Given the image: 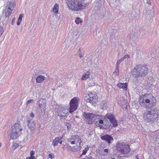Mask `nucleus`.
Returning a JSON list of instances; mask_svg holds the SVG:
<instances>
[{
    "label": "nucleus",
    "instance_id": "f8f14e48",
    "mask_svg": "<svg viewBox=\"0 0 159 159\" xmlns=\"http://www.w3.org/2000/svg\"><path fill=\"white\" fill-rule=\"evenodd\" d=\"M146 96L152 97V94H146L144 95L141 96L139 99V103L140 105L142 107H143L146 108H148V106L145 103Z\"/></svg>",
    "mask_w": 159,
    "mask_h": 159
},
{
    "label": "nucleus",
    "instance_id": "f3484780",
    "mask_svg": "<svg viewBox=\"0 0 159 159\" xmlns=\"http://www.w3.org/2000/svg\"><path fill=\"white\" fill-rule=\"evenodd\" d=\"M39 107L41 108V110L43 111L46 109L45 106V100L43 98L39 100Z\"/></svg>",
    "mask_w": 159,
    "mask_h": 159
},
{
    "label": "nucleus",
    "instance_id": "4be33fe9",
    "mask_svg": "<svg viewBox=\"0 0 159 159\" xmlns=\"http://www.w3.org/2000/svg\"><path fill=\"white\" fill-rule=\"evenodd\" d=\"M5 17L6 19H8L12 11H11V10H8L5 9Z\"/></svg>",
    "mask_w": 159,
    "mask_h": 159
},
{
    "label": "nucleus",
    "instance_id": "ea45409f",
    "mask_svg": "<svg viewBox=\"0 0 159 159\" xmlns=\"http://www.w3.org/2000/svg\"><path fill=\"white\" fill-rule=\"evenodd\" d=\"M33 99H30L29 100H28L27 101V103H30L31 102H33Z\"/></svg>",
    "mask_w": 159,
    "mask_h": 159
},
{
    "label": "nucleus",
    "instance_id": "7c9ffc66",
    "mask_svg": "<svg viewBox=\"0 0 159 159\" xmlns=\"http://www.w3.org/2000/svg\"><path fill=\"white\" fill-rule=\"evenodd\" d=\"M4 31L3 28L2 26L0 27V37L2 36Z\"/></svg>",
    "mask_w": 159,
    "mask_h": 159
},
{
    "label": "nucleus",
    "instance_id": "bb28decb",
    "mask_svg": "<svg viewBox=\"0 0 159 159\" xmlns=\"http://www.w3.org/2000/svg\"><path fill=\"white\" fill-rule=\"evenodd\" d=\"M113 74L116 75H119V67H117V66H116V69L115 72H113Z\"/></svg>",
    "mask_w": 159,
    "mask_h": 159
},
{
    "label": "nucleus",
    "instance_id": "2f4dec72",
    "mask_svg": "<svg viewBox=\"0 0 159 159\" xmlns=\"http://www.w3.org/2000/svg\"><path fill=\"white\" fill-rule=\"evenodd\" d=\"M130 57L128 55H125L122 58H121V59H122V61H123L124 59H125L126 58H129Z\"/></svg>",
    "mask_w": 159,
    "mask_h": 159
},
{
    "label": "nucleus",
    "instance_id": "0eeeda50",
    "mask_svg": "<svg viewBox=\"0 0 159 159\" xmlns=\"http://www.w3.org/2000/svg\"><path fill=\"white\" fill-rule=\"evenodd\" d=\"M116 146L117 152L121 154H126L130 150L128 144L124 143H118Z\"/></svg>",
    "mask_w": 159,
    "mask_h": 159
},
{
    "label": "nucleus",
    "instance_id": "c85d7f7f",
    "mask_svg": "<svg viewBox=\"0 0 159 159\" xmlns=\"http://www.w3.org/2000/svg\"><path fill=\"white\" fill-rule=\"evenodd\" d=\"M149 97H151L150 96H146V97L145 98L146 99L145 100V103L146 102L147 103H150V99H148L149 98Z\"/></svg>",
    "mask_w": 159,
    "mask_h": 159
},
{
    "label": "nucleus",
    "instance_id": "dca6fc26",
    "mask_svg": "<svg viewBox=\"0 0 159 159\" xmlns=\"http://www.w3.org/2000/svg\"><path fill=\"white\" fill-rule=\"evenodd\" d=\"M63 141V136L57 137L53 141L52 144L54 146H55L57 145L58 143H59L61 144H62Z\"/></svg>",
    "mask_w": 159,
    "mask_h": 159
},
{
    "label": "nucleus",
    "instance_id": "423d86ee",
    "mask_svg": "<svg viewBox=\"0 0 159 159\" xmlns=\"http://www.w3.org/2000/svg\"><path fill=\"white\" fill-rule=\"evenodd\" d=\"M22 130L23 129L19 124H14L12 127L11 135L10 137L11 139H16L21 135Z\"/></svg>",
    "mask_w": 159,
    "mask_h": 159
},
{
    "label": "nucleus",
    "instance_id": "c9c22d12",
    "mask_svg": "<svg viewBox=\"0 0 159 159\" xmlns=\"http://www.w3.org/2000/svg\"><path fill=\"white\" fill-rule=\"evenodd\" d=\"M67 147L68 148V149L69 150L73 152V147H72L70 145H67Z\"/></svg>",
    "mask_w": 159,
    "mask_h": 159
},
{
    "label": "nucleus",
    "instance_id": "ddd939ff",
    "mask_svg": "<svg viewBox=\"0 0 159 159\" xmlns=\"http://www.w3.org/2000/svg\"><path fill=\"white\" fill-rule=\"evenodd\" d=\"M101 139L108 144L111 143L113 141V138L110 135L106 134L101 137Z\"/></svg>",
    "mask_w": 159,
    "mask_h": 159
},
{
    "label": "nucleus",
    "instance_id": "4c0bfd02",
    "mask_svg": "<svg viewBox=\"0 0 159 159\" xmlns=\"http://www.w3.org/2000/svg\"><path fill=\"white\" fill-rule=\"evenodd\" d=\"M34 154H35V152L34 151H32L31 152L30 154V155L31 156L34 157Z\"/></svg>",
    "mask_w": 159,
    "mask_h": 159
},
{
    "label": "nucleus",
    "instance_id": "e433bc0d",
    "mask_svg": "<svg viewBox=\"0 0 159 159\" xmlns=\"http://www.w3.org/2000/svg\"><path fill=\"white\" fill-rule=\"evenodd\" d=\"M30 116L31 118L30 119L29 118V119H31L32 120V119L34 117V114L33 112H32L30 114Z\"/></svg>",
    "mask_w": 159,
    "mask_h": 159
},
{
    "label": "nucleus",
    "instance_id": "1a4fd4ad",
    "mask_svg": "<svg viewBox=\"0 0 159 159\" xmlns=\"http://www.w3.org/2000/svg\"><path fill=\"white\" fill-rule=\"evenodd\" d=\"M79 99L77 97H74L70 100V107L69 110L70 113L73 112L77 109L79 106Z\"/></svg>",
    "mask_w": 159,
    "mask_h": 159
},
{
    "label": "nucleus",
    "instance_id": "20e7f679",
    "mask_svg": "<svg viewBox=\"0 0 159 159\" xmlns=\"http://www.w3.org/2000/svg\"><path fill=\"white\" fill-rule=\"evenodd\" d=\"M81 141L80 138L78 135H73L68 139V142L71 144H76L73 147V152H76L81 149L80 143Z\"/></svg>",
    "mask_w": 159,
    "mask_h": 159
},
{
    "label": "nucleus",
    "instance_id": "a19ab883",
    "mask_svg": "<svg viewBox=\"0 0 159 159\" xmlns=\"http://www.w3.org/2000/svg\"><path fill=\"white\" fill-rule=\"evenodd\" d=\"M147 3H148L149 4H150L151 3V2H150V0H148Z\"/></svg>",
    "mask_w": 159,
    "mask_h": 159
},
{
    "label": "nucleus",
    "instance_id": "c756f323",
    "mask_svg": "<svg viewBox=\"0 0 159 159\" xmlns=\"http://www.w3.org/2000/svg\"><path fill=\"white\" fill-rule=\"evenodd\" d=\"M83 159H95L94 157H93L90 154L88 156L85 157V158Z\"/></svg>",
    "mask_w": 159,
    "mask_h": 159
},
{
    "label": "nucleus",
    "instance_id": "a878e982",
    "mask_svg": "<svg viewBox=\"0 0 159 159\" xmlns=\"http://www.w3.org/2000/svg\"><path fill=\"white\" fill-rule=\"evenodd\" d=\"M108 149H104V150L101 151V155L105 156L107 155L108 153Z\"/></svg>",
    "mask_w": 159,
    "mask_h": 159
},
{
    "label": "nucleus",
    "instance_id": "aec40b11",
    "mask_svg": "<svg viewBox=\"0 0 159 159\" xmlns=\"http://www.w3.org/2000/svg\"><path fill=\"white\" fill-rule=\"evenodd\" d=\"M46 77L43 75H39L37 76L36 78V81L37 83H41L43 81Z\"/></svg>",
    "mask_w": 159,
    "mask_h": 159
},
{
    "label": "nucleus",
    "instance_id": "412c9836",
    "mask_svg": "<svg viewBox=\"0 0 159 159\" xmlns=\"http://www.w3.org/2000/svg\"><path fill=\"white\" fill-rule=\"evenodd\" d=\"M90 73L89 71H87L86 73L83 74L81 79L83 80H86L89 77Z\"/></svg>",
    "mask_w": 159,
    "mask_h": 159
},
{
    "label": "nucleus",
    "instance_id": "cd10ccee",
    "mask_svg": "<svg viewBox=\"0 0 159 159\" xmlns=\"http://www.w3.org/2000/svg\"><path fill=\"white\" fill-rule=\"evenodd\" d=\"M75 22L76 24H79L80 23H81L82 22V21L81 20L80 18L77 17L76 19Z\"/></svg>",
    "mask_w": 159,
    "mask_h": 159
},
{
    "label": "nucleus",
    "instance_id": "a211bd4d",
    "mask_svg": "<svg viewBox=\"0 0 159 159\" xmlns=\"http://www.w3.org/2000/svg\"><path fill=\"white\" fill-rule=\"evenodd\" d=\"M14 6L15 4L14 2H8L6 6L5 9L8 10H11V11H12Z\"/></svg>",
    "mask_w": 159,
    "mask_h": 159
},
{
    "label": "nucleus",
    "instance_id": "b1692460",
    "mask_svg": "<svg viewBox=\"0 0 159 159\" xmlns=\"http://www.w3.org/2000/svg\"><path fill=\"white\" fill-rule=\"evenodd\" d=\"M24 15L23 14H21L20 15L18 20L16 22V24L18 25H19L20 23L22 20V18L24 17Z\"/></svg>",
    "mask_w": 159,
    "mask_h": 159
},
{
    "label": "nucleus",
    "instance_id": "f704fd0d",
    "mask_svg": "<svg viewBox=\"0 0 159 159\" xmlns=\"http://www.w3.org/2000/svg\"><path fill=\"white\" fill-rule=\"evenodd\" d=\"M48 157L49 158L53 159L54 158V155L53 154L51 153L48 155Z\"/></svg>",
    "mask_w": 159,
    "mask_h": 159
},
{
    "label": "nucleus",
    "instance_id": "37998d69",
    "mask_svg": "<svg viewBox=\"0 0 159 159\" xmlns=\"http://www.w3.org/2000/svg\"><path fill=\"white\" fill-rule=\"evenodd\" d=\"M2 145V143L0 142V147H1Z\"/></svg>",
    "mask_w": 159,
    "mask_h": 159
},
{
    "label": "nucleus",
    "instance_id": "f03ea898",
    "mask_svg": "<svg viewBox=\"0 0 159 159\" xmlns=\"http://www.w3.org/2000/svg\"><path fill=\"white\" fill-rule=\"evenodd\" d=\"M105 125H103L104 128L103 129H109L110 130L113 127H116L118 126V121L113 115L107 114L105 116Z\"/></svg>",
    "mask_w": 159,
    "mask_h": 159
},
{
    "label": "nucleus",
    "instance_id": "79ce46f5",
    "mask_svg": "<svg viewBox=\"0 0 159 159\" xmlns=\"http://www.w3.org/2000/svg\"><path fill=\"white\" fill-rule=\"evenodd\" d=\"M79 55H80V57L81 58L82 57V54H80Z\"/></svg>",
    "mask_w": 159,
    "mask_h": 159
},
{
    "label": "nucleus",
    "instance_id": "393cba45",
    "mask_svg": "<svg viewBox=\"0 0 159 159\" xmlns=\"http://www.w3.org/2000/svg\"><path fill=\"white\" fill-rule=\"evenodd\" d=\"M89 148L90 147L87 145V147L83 150L82 153L80 157H82L83 155H85L87 153V151L89 149Z\"/></svg>",
    "mask_w": 159,
    "mask_h": 159
},
{
    "label": "nucleus",
    "instance_id": "72a5a7b5",
    "mask_svg": "<svg viewBox=\"0 0 159 159\" xmlns=\"http://www.w3.org/2000/svg\"><path fill=\"white\" fill-rule=\"evenodd\" d=\"M136 38V36L134 35V34H131L130 35V39H135Z\"/></svg>",
    "mask_w": 159,
    "mask_h": 159
},
{
    "label": "nucleus",
    "instance_id": "7ed1b4c3",
    "mask_svg": "<svg viewBox=\"0 0 159 159\" xmlns=\"http://www.w3.org/2000/svg\"><path fill=\"white\" fill-rule=\"evenodd\" d=\"M143 118L146 121L152 123L159 119V114L154 110L146 111L143 114Z\"/></svg>",
    "mask_w": 159,
    "mask_h": 159
},
{
    "label": "nucleus",
    "instance_id": "58836bf2",
    "mask_svg": "<svg viewBox=\"0 0 159 159\" xmlns=\"http://www.w3.org/2000/svg\"><path fill=\"white\" fill-rule=\"evenodd\" d=\"M25 159H36L34 157L30 156V157H27Z\"/></svg>",
    "mask_w": 159,
    "mask_h": 159
},
{
    "label": "nucleus",
    "instance_id": "9b49d317",
    "mask_svg": "<svg viewBox=\"0 0 159 159\" xmlns=\"http://www.w3.org/2000/svg\"><path fill=\"white\" fill-rule=\"evenodd\" d=\"M97 114L93 113L84 112L83 115L87 120V123L89 124H93V119H95Z\"/></svg>",
    "mask_w": 159,
    "mask_h": 159
},
{
    "label": "nucleus",
    "instance_id": "f257e3e1",
    "mask_svg": "<svg viewBox=\"0 0 159 159\" xmlns=\"http://www.w3.org/2000/svg\"><path fill=\"white\" fill-rule=\"evenodd\" d=\"M148 68L145 64L136 65L132 71V76L134 78L143 77L148 73Z\"/></svg>",
    "mask_w": 159,
    "mask_h": 159
},
{
    "label": "nucleus",
    "instance_id": "6ab92c4d",
    "mask_svg": "<svg viewBox=\"0 0 159 159\" xmlns=\"http://www.w3.org/2000/svg\"><path fill=\"white\" fill-rule=\"evenodd\" d=\"M128 84L127 83H118L117 86L120 89H122L125 90L127 89Z\"/></svg>",
    "mask_w": 159,
    "mask_h": 159
},
{
    "label": "nucleus",
    "instance_id": "4468645a",
    "mask_svg": "<svg viewBox=\"0 0 159 159\" xmlns=\"http://www.w3.org/2000/svg\"><path fill=\"white\" fill-rule=\"evenodd\" d=\"M27 125L31 131H34L36 128L35 122L31 119H28L27 120Z\"/></svg>",
    "mask_w": 159,
    "mask_h": 159
},
{
    "label": "nucleus",
    "instance_id": "5701e85b",
    "mask_svg": "<svg viewBox=\"0 0 159 159\" xmlns=\"http://www.w3.org/2000/svg\"><path fill=\"white\" fill-rule=\"evenodd\" d=\"M59 8V6L58 4H55L53 7L52 11L55 13H57L58 12V9Z\"/></svg>",
    "mask_w": 159,
    "mask_h": 159
},
{
    "label": "nucleus",
    "instance_id": "2eb2a0df",
    "mask_svg": "<svg viewBox=\"0 0 159 159\" xmlns=\"http://www.w3.org/2000/svg\"><path fill=\"white\" fill-rule=\"evenodd\" d=\"M89 98L87 99V102L92 103H95L97 102V97L96 96L92 93L89 94Z\"/></svg>",
    "mask_w": 159,
    "mask_h": 159
},
{
    "label": "nucleus",
    "instance_id": "39448f33",
    "mask_svg": "<svg viewBox=\"0 0 159 159\" xmlns=\"http://www.w3.org/2000/svg\"><path fill=\"white\" fill-rule=\"evenodd\" d=\"M68 7L72 10L78 11L84 9L87 4L80 2L79 1L75 2L73 0H66Z\"/></svg>",
    "mask_w": 159,
    "mask_h": 159
},
{
    "label": "nucleus",
    "instance_id": "6e6552de",
    "mask_svg": "<svg viewBox=\"0 0 159 159\" xmlns=\"http://www.w3.org/2000/svg\"><path fill=\"white\" fill-rule=\"evenodd\" d=\"M56 107L58 116L60 117V119H64V118L68 115L69 110L65 106L57 105Z\"/></svg>",
    "mask_w": 159,
    "mask_h": 159
},
{
    "label": "nucleus",
    "instance_id": "9d476101",
    "mask_svg": "<svg viewBox=\"0 0 159 159\" xmlns=\"http://www.w3.org/2000/svg\"><path fill=\"white\" fill-rule=\"evenodd\" d=\"M105 120V116L97 114L94 122L96 125L100 128V129H103V125H101L103 124V120Z\"/></svg>",
    "mask_w": 159,
    "mask_h": 159
},
{
    "label": "nucleus",
    "instance_id": "473e14b6",
    "mask_svg": "<svg viewBox=\"0 0 159 159\" xmlns=\"http://www.w3.org/2000/svg\"><path fill=\"white\" fill-rule=\"evenodd\" d=\"M122 59H121L118 60L117 62L116 63V66H117V67H119V66L120 65V63L122 61Z\"/></svg>",
    "mask_w": 159,
    "mask_h": 159
}]
</instances>
